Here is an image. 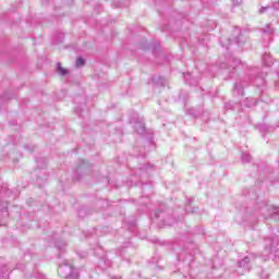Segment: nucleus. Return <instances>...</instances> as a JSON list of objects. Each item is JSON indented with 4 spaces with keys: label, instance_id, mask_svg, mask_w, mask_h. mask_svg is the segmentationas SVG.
<instances>
[{
    "label": "nucleus",
    "instance_id": "1",
    "mask_svg": "<svg viewBox=\"0 0 279 279\" xmlns=\"http://www.w3.org/2000/svg\"><path fill=\"white\" fill-rule=\"evenodd\" d=\"M58 274L59 276H61V278L69 279L73 276V266L69 264L60 265L58 269Z\"/></svg>",
    "mask_w": 279,
    "mask_h": 279
},
{
    "label": "nucleus",
    "instance_id": "2",
    "mask_svg": "<svg viewBox=\"0 0 279 279\" xmlns=\"http://www.w3.org/2000/svg\"><path fill=\"white\" fill-rule=\"evenodd\" d=\"M239 267L242 268V274L250 271V257H244L241 262H239Z\"/></svg>",
    "mask_w": 279,
    "mask_h": 279
},
{
    "label": "nucleus",
    "instance_id": "3",
    "mask_svg": "<svg viewBox=\"0 0 279 279\" xmlns=\"http://www.w3.org/2000/svg\"><path fill=\"white\" fill-rule=\"evenodd\" d=\"M57 73H59V75H66V73H69V71L64 68H62V64L57 63Z\"/></svg>",
    "mask_w": 279,
    "mask_h": 279
},
{
    "label": "nucleus",
    "instance_id": "4",
    "mask_svg": "<svg viewBox=\"0 0 279 279\" xmlns=\"http://www.w3.org/2000/svg\"><path fill=\"white\" fill-rule=\"evenodd\" d=\"M278 215H279V208H278V207H272V208L270 209V217H271L272 219H277Z\"/></svg>",
    "mask_w": 279,
    "mask_h": 279
},
{
    "label": "nucleus",
    "instance_id": "5",
    "mask_svg": "<svg viewBox=\"0 0 279 279\" xmlns=\"http://www.w3.org/2000/svg\"><path fill=\"white\" fill-rule=\"evenodd\" d=\"M135 130L138 134H143V132H145V124L143 123H138L135 125Z\"/></svg>",
    "mask_w": 279,
    "mask_h": 279
},
{
    "label": "nucleus",
    "instance_id": "6",
    "mask_svg": "<svg viewBox=\"0 0 279 279\" xmlns=\"http://www.w3.org/2000/svg\"><path fill=\"white\" fill-rule=\"evenodd\" d=\"M251 160H252V156H250V154L247 153L242 154V162H251Z\"/></svg>",
    "mask_w": 279,
    "mask_h": 279
},
{
    "label": "nucleus",
    "instance_id": "7",
    "mask_svg": "<svg viewBox=\"0 0 279 279\" xmlns=\"http://www.w3.org/2000/svg\"><path fill=\"white\" fill-rule=\"evenodd\" d=\"M233 90L236 93V95H243V88L241 85L235 84Z\"/></svg>",
    "mask_w": 279,
    "mask_h": 279
},
{
    "label": "nucleus",
    "instance_id": "8",
    "mask_svg": "<svg viewBox=\"0 0 279 279\" xmlns=\"http://www.w3.org/2000/svg\"><path fill=\"white\" fill-rule=\"evenodd\" d=\"M76 66H84V59L83 58H78L76 60Z\"/></svg>",
    "mask_w": 279,
    "mask_h": 279
},
{
    "label": "nucleus",
    "instance_id": "9",
    "mask_svg": "<svg viewBox=\"0 0 279 279\" xmlns=\"http://www.w3.org/2000/svg\"><path fill=\"white\" fill-rule=\"evenodd\" d=\"M267 10H269V7H262V9H259V14L267 12Z\"/></svg>",
    "mask_w": 279,
    "mask_h": 279
},
{
    "label": "nucleus",
    "instance_id": "10",
    "mask_svg": "<svg viewBox=\"0 0 279 279\" xmlns=\"http://www.w3.org/2000/svg\"><path fill=\"white\" fill-rule=\"evenodd\" d=\"M264 34H274V29L272 28H264Z\"/></svg>",
    "mask_w": 279,
    "mask_h": 279
},
{
    "label": "nucleus",
    "instance_id": "11",
    "mask_svg": "<svg viewBox=\"0 0 279 279\" xmlns=\"http://www.w3.org/2000/svg\"><path fill=\"white\" fill-rule=\"evenodd\" d=\"M234 5H241L243 3V0H232Z\"/></svg>",
    "mask_w": 279,
    "mask_h": 279
},
{
    "label": "nucleus",
    "instance_id": "12",
    "mask_svg": "<svg viewBox=\"0 0 279 279\" xmlns=\"http://www.w3.org/2000/svg\"><path fill=\"white\" fill-rule=\"evenodd\" d=\"M274 10H279V1L272 3Z\"/></svg>",
    "mask_w": 279,
    "mask_h": 279
},
{
    "label": "nucleus",
    "instance_id": "13",
    "mask_svg": "<svg viewBox=\"0 0 279 279\" xmlns=\"http://www.w3.org/2000/svg\"><path fill=\"white\" fill-rule=\"evenodd\" d=\"M235 43L239 45V38L235 39Z\"/></svg>",
    "mask_w": 279,
    "mask_h": 279
},
{
    "label": "nucleus",
    "instance_id": "14",
    "mask_svg": "<svg viewBox=\"0 0 279 279\" xmlns=\"http://www.w3.org/2000/svg\"><path fill=\"white\" fill-rule=\"evenodd\" d=\"M223 47H228V45L223 44Z\"/></svg>",
    "mask_w": 279,
    "mask_h": 279
}]
</instances>
